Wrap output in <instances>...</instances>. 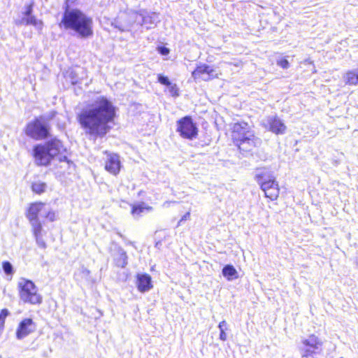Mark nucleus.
I'll return each instance as SVG.
<instances>
[{
	"label": "nucleus",
	"mask_w": 358,
	"mask_h": 358,
	"mask_svg": "<svg viewBox=\"0 0 358 358\" xmlns=\"http://www.w3.org/2000/svg\"><path fill=\"white\" fill-rule=\"evenodd\" d=\"M114 25V27L117 29H118L121 31H129L131 27H132L133 23H129L125 25H122V24L119 23L118 22H115L112 24Z\"/></svg>",
	"instance_id": "25"
},
{
	"label": "nucleus",
	"mask_w": 358,
	"mask_h": 358,
	"mask_svg": "<svg viewBox=\"0 0 358 358\" xmlns=\"http://www.w3.org/2000/svg\"><path fill=\"white\" fill-rule=\"evenodd\" d=\"M166 203H168V201H166V202L164 203V206H165V205H166Z\"/></svg>",
	"instance_id": "40"
},
{
	"label": "nucleus",
	"mask_w": 358,
	"mask_h": 358,
	"mask_svg": "<svg viewBox=\"0 0 358 358\" xmlns=\"http://www.w3.org/2000/svg\"><path fill=\"white\" fill-rule=\"evenodd\" d=\"M277 64L284 69H287L289 66V62L285 58H281L277 61Z\"/></svg>",
	"instance_id": "30"
},
{
	"label": "nucleus",
	"mask_w": 358,
	"mask_h": 358,
	"mask_svg": "<svg viewBox=\"0 0 358 358\" xmlns=\"http://www.w3.org/2000/svg\"><path fill=\"white\" fill-rule=\"evenodd\" d=\"M71 83L72 85H76L78 83V80L76 78H75L73 76H72Z\"/></svg>",
	"instance_id": "39"
},
{
	"label": "nucleus",
	"mask_w": 358,
	"mask_h": 358,
	"mask_svg": "<svg viewBox=\"0 0 358 358\" xmlns=\"http://www.w3.org/2000/svg\"><path fill=\"white\" fill-rule=\"evenodd\" d=\"M46 187L47 185L45 182L40 181L34 182L31 186L33 192L38 194L43 193L45 191Z\"/></svg>",
	"instance_id": "23"
},
{
	"label": "nucleus",
	"mask_w": 358,
	"mask_h": 358,
	"mask_svg": "<svg viewBox=\"0 0 358 358\" xmlns=\"http://www.w3.org/2000/svg\"><path fill=\"white\" fill-rule=\"evenodd\" d=\"M115 108L106 98L101 96L78 115V121L86 133L94 138L103 137L110 130L109 122L113 121Z\"/></svg>",
	"instance_id": "1"
},
{
	"label": "nucleus",
	"mask_w": 358,
	"mask_h": 358,
	"mask_svg": "<svg viewBox=\"0 0 358 358\" xmlns=\"http://www.w3.org/2000/svg\"><path fill=\"white\" fill-rule=\"evenodd\" d=\"M106 155L105 169L113 175H117L120 170L121 163L120 156L115 153L104 152Z\"/></svg>",
	"instance_id": "13"
},
{
	"label": "nucleus",
	"mask_w": 358,
	"mask_h": 358,
	"mask_svg": "<svg viewBox=\"0 0 358 358\" xmlns=\"http://www.w3.org/2000/svg\"><path fill=\"white\" fill-rule=\"evenodd\" d=\"M158 81L164 85L170 86L171 85V82L169 81V79L166 76H164L162 75L158 76Z\"/></svg>",
	"instance_id": "32"
},
{
	"label": "nucleus",
	"mask_w": 358,
	"mask_h": 358,
	"mask_svg": "<svg viewBox=\"0 0 358 358\" xmlns=\"http://www.w3.org/2000/svg\"><path fill=\"white\" fill-rule=\"evenodd\" d=\"M304 348L302 349V357H311L313 354L321 351L322 343L315 335H310L302 341Z\"/></svg>",
	"instance_id": "11"
},
{
	"label": "nucleus",
	"mask_w": 358,
	"mask_h": 358,
	"mask_svg": "<svg viewBox=\"0 0 358 358\" xmlns=\"http://www.w3.org/2000/svg\"><path fill=\"white\" fill-rule=\"evenodd\" d=\"M17 288L20 299L24 303L31 305H40L42 303L43 297L31 280L20 278L17 283Z\"/></svg>",
	"instance_id": "5"
},
{
	"label": "nucleus",
	"mask_w": 358,
	"mask_h": 358,
	"mask_svg": "<svg viewBox=\"0 0 358 358\" xmlns=\"http://www.w3.org/2000/svg\"><path fill=\"white\" fill-rule=\"evenodd\" d=\"M17 24L32 25L38 31H41L43 26V22L36 19L34 15L23 16L22 18L17 22Z\"/></svg>",
	"instance_id": "18"
},
{
	"label": "nucleus",
	"mask_w": 358,
	"mask_h": 358,
	"mask_svg": "<svg viewBox=\"0 0 358 358\" xmlns=\"http://www.w3.org/2000/svg\"><path fill=\"white\" fill-rule=\"evenodd\" d=\"M2 268L6 274L12 275L13 273V267L9 262H3L2 264Z\"/></svg>",
	"instance_id": "26"
},
{
	"label": "nucleus",
	"mask_w": 358,
	"mask_h": 358,
	"mask_svg": "<svg viewBox=\"0 0 358 358\" xmlns=\"http://www.w3.org/2000/svg\"><path fill=\"white\" fill-rule=\"evenodd\" d=\"M252 132L248 123L244 122H237L233 126L232 137L234 141L237 143L246 136H252Z\"/></svg>",
	"instance_id": "14"
},
{
	"label": "nucleus",
	"mask_w": 358,
	"mask_h": 358,
	"mask_svg": "<svg viewBox=\"0 0 358 358\" xmlns=\"http://www.w3.org/2000/svg\"><path fill=\"white\" fill-rule=\"evenodd\" d=\"M255 180L264 192L265 196L271 201L278 199L280 194L278 182L273 172L266 167L258 168L255 170Z\"/></svg>",
	"instance_id": "4"
},
{
	"label": "nucleus",
	"mask_w": 358,
	"mask_h": 358,
	"mask_svg": "<svg viewBox=\"0 0 358 358\" xmlns=\"http://www.w3.org/2000/svg\"><path fill=\"white\" fill-rule=\"evenodd\" d=\"M130 19L134 22L145 26L147 29L154 28L159 21V15L156 13H150L145 10H141L139 12H131L129 14Z\"/></svg>",
	"instance_id": "7"
},
{
	"label": "nucleus",
	"mask_w": 358,
	"mask_h": 358,
	"mask_svg": "<svg viewBox=\"0 0 358 358\" xmlns=\"http://www.w3.org/2000/svg\"><path fill=\"white\" fill-rule=\"evenodd\" d=\"M176 131L180 136L188 140H193L198 135V128L190 116H185L177 121Z\"/></svg>",
	"instance_id": "8"
},
{
	"label": "nucleus",
	"mask_w": 358,
	"mask_h": 358,
	"mask_svg": "<svg viewBox=\"0 0 358 358\" xmlns=\"http://www.w3.org/2000/svg\"><path fill=\"white\" fill-rule=\"evenodd\" d=\"M261 142V139L255 136L254 132H252V136H246L236 143L240 150L244 152H249L254 148L260 145Z\"/></svg>",
	"instance_id": "15"
},
{
	"label": "nucleus",
	"mask_w": 358,
	"mask_h": 358,
	"mask_svg": "<svg viewBox=\"0 0 358 358\" xmlns=\"http://www.w3.org/2000/svg\"><path fill=\"white\" fill-rule=\"evenodd\" d=\"M218 328L220 329V331H222V329L225 331L227 329L226 322L224 320V321H222L221 322H220V324L218 325Z\"/></svg>",
	"instance_id": "36"
},
{
	"label": "nucleus",
	"mask_w": 358,
	"mask_h": 358,
	"mask_svg": "<svg viewBox=\"0 0 358 358\" xmlns=\"http://www.w3.org/2000/svg\"><path fill=\"white\" fill-rule=\"evenodd\" d=\"M262 125L277 135H282L285 134L287 127L283 121L277 115H270L262 120Z\"/></svg>",
	"instance_id": "10"
},
{
	"label": "nucleus",
	"mask_w": 358,
	"mask_h": 358,
	"mask_svg": "<svg viewBox=\"0 0 358 358\" xmlns=\"http://www.w3.org/2000/svg\"><path fill=\"white\" fill-rule=\"evenodd\" d=\"M137 287L141 292L149 291L152 287L151 277L146 273L137 275Z\"/></svg>",
	"instance_id": "17"
},
{
	"label": "nucleus",
	"mask_w": 358,
	"mask_h": 358,
	"mask_svg": "<svg viewBox=\"0 0 358 358\" xmlns=\"http://www.w3.org/2000/svg\"><path fill=\"white\" fill-rule=\"evenodd\" d=\"M222 275L229 281L238 278L236 268L230 264H227L222 268Z\"/></svg>",
	"instance_id": "20"
},
{
	"label": "nucleus",
	"mask_w": 358,
	"mask_h": 358,
	"mask_svg": "<svg viewBox=\"0 0 358 358\" xmlns=\"http://www.w3.org/2000/svg\"><path fill=\"white\" fill-rule=\"evenodd\" d=\"M34 237L36 238V241L38 247L43 249L46 248V243L42 237V234L35 236Z\"/></svg>",
	"instance_id": "29"
},
{
	"label": "nucleus",
	"mask_w": 358,
	"mask_h": 358,
	"mask_svg": "<svg viewBox=\"0 0 358 358\" xmlns=\"http://www.w3.org/2000/svg\"><path fill=\"white\" fill-rule=\"evenodd\" d=\"M49 129L48 123L41 117L27 124L25 133L33 139L42 140L48 136Z\"/></svg>",
	"instance_id": "6"
},
{
	"label": "nucleus",
	"mask_w": 358,
	"mask_h": 358,
	"mask_svg": "<svg viewBox=\"0 0 358 358\" xmlns=\"http://www.w3.org/2000/svg\"><path fill=\"white\" fill-rule=\"evenodd\" d=\"M9 315V311L7 309L1 310L0 313V327H3L5 322V319Z\"/></svg>",
	"instance_id": "28"
},
{
	"label": "nucleus",
	"mask_w": 358,
	"mask_h": 358,
	"mask_svg": "<svg viewBox=\"0 0 358 358\" xmlns=\"http://www.w3.org/2000/svg\"><path fill=\"white\" fill-rule=\"evenodd\" d=\"M169 90L173 96H178V88L176 87V85H171Z\"/></svg>",
	"instance_id": "34"
},
{
	"label": "nucleus",
	"mask_w": 358,
	"mask_h": 358,
	"mask_svg": "<svg viewBox=\"0 0 358 358\" xmlns=\"http://www.w3.org/2000/svg\"><path fill=\"white\" fill-rule=\"evenodd\" d=\"M343 79L344 83L348 85H358V65L356 69L346 71L343 76Z\"/></svg>",
	"instance_id": "19"
},
{
	"label": "nucleus",
	"mask_w": 358,
	"mask_h": 358,
	"mask_svg": "<svg viewBox=\"0 0 358 358\" xmlns=\"http://www.w3.org/2000/svg\"><path fill=\"white\" fill-rule=\"evenodd\" d=\"M80 273L82 275V278H85L87 280H88L90 275V271L89 269L83 266L80 268Z\"/></svg>",
	"instance_id": "31"
},
{
	"label": "nucleus",
	"mask_w": 358,
	"mask_h": 358,
	"mask_svg": "<svg viewBox=\"0 0 358 358\" xmlns=\"http://www.w3.org/2000/svg\"><path fill=\"white\" fill-rule=\"evenodd\" d=\"M43 216L46 217L50 222H53L56 219L55 212L50 210V209L47 208L46 207L45 208Z\"/></svg>",
	"instance_id": "27"
},
{
	"label": "nucleus",
	"mask_w": 358,
	"mask_h": 358,
	"mask_svg": "<svg viewBox=\"0 0 358 358\" xmlns=\"http://www.w3.org/2000/svg\"><path fill=\"white\" fill-rule=\"evenodd\" d=\"M189 216L190 213L189 212L185 214L178 222V225H180L183 221L188 220L189 218Z\"/></svg>",
	"instance_id": "35"
},
{
	"label": "nucleus",
	"mask_w": 358,
	"mask_h": 358,
	"mask_svg": "<svg viewBox=\"0 0 358 358\" xmlns=\"http://www.w3.org/2000/svg\"><path fill=\"white\" fill-rule=\"evenodd\" d=\"M46 205L42 202H36L31 203L28 209L27 217L29 220H38V215H43V212Z\"/></svg>",
	"instance_id": "16"
},
{
	"label": "nucleus",
	"mask_w": 358,
	"mask_h": 358,
	"mask_svg": "<svg viewBox=\"0 0 358 358\" xmlns=\"http://www.w3.org/2000/svg\"><path fill=\"white\" fill-rule=\"evenodd\" d=\"M145 210L148 211L152 210V207L150 206H146L144 203L138 204L137 206H134L132 208L131 213L134 216H140L142 213L144 212Z\"/></svg>",
	"instance_id": "22"
},
{
	"label": "nucleus",
	"mask_w": 358,
	"mask_h": 358,
	"mask_svg": "<svg viewBox=\"0 0 358 358\" xmlns=\"http://www.w3.org/2000/svg\"><path fill=\"white\" fill-rule=\"evenodd\" d=\"M66 152V149L57 138L52 139L43 145H37L34 148V156L38 165L48 166L55 157H58L59 162L64 164L61 167L68 168L70 173L74 169V164L68 159Z\"/></svg>",
	"instance_id": "2"
},
{
	"label": "nucleus",
	"mask_w": 358,
	"mask_h": 358,
	"mask_svg": "<svg viewBox=\"0 0 358 358\" xmlns=\"http://www.w3.org/2000/svg\"><path fill=\"white\" fill-rule=\"evenodd\" d=\"M306 358H310V357H306Z\"/></svg>",
	"instance_id": "41"
},
{
	"label": "nucleus",
	"mask_w": 358,
	"mask_h": 358,
	"mask_svg": "<svg viewBox=\"0 0 358 358\" xmlns=\"http://www.w3.org/2000/svg\"><path fill=\"white\" fill-rule=\"evenodd\" d=\"M127 255L126 252L121 249L118 252V257L115 258V264L120 268H124L127 265Z\"/></svg>",
	"instance_id": "21"
},
{
	"label": "nucleus",
	"mask_w": 358,
	"mask_h": 358,
	"mask_svg": "<svg viewBox=\"0 0 358 358\" xmlns=\"http://www.w3.org/2000/svg\"><path fill=\"white\" fill-rule=\"evenodd\" d=\"M36 325L31 318H25L22 320L17 329L16 338L17 340H22L35 331Z\"/></svg>",
	"instance_id": "12"
},
{
	"label": "nucleus",
	"mask_w": 358,
	"mask_h": 358,
	"mask_svg": "<svg viewBox=\"0 0 358 358\" xmlns=\"http://www.w3.org/2000/svg\"><path fill=\"white\" fill-rule=\"evenodd\" d=\"M161 53L162 55H167L169 53V50L167 48H162Z\"/></svg>",
	"instance_id": "38"
},
{
	"label": "nucleus",
	"mask_w": 358,
	"mask_h": 358,
	"mask_svg": "<svg viewBox=\"0 0 358 358\" xmlns=\"http://www.w3.org/2000/svg\"><path fill=\"white\" fill-rule=\"evenodd\" d=\"M32 12H33L32 4H30V5L27 6L26 10L24 13V16L33 15H32Z\"/></svg>",
	"instance_id": "33"
},
{
	"label": "nucleus",
	"mask_w": 358,
	"mask_h": 358,
	"mask_svg": "<svg viewBox=\"0 0 358 358\" xmlns=\"http://www.w3.org/2000/svg\"><path fill=\"white\" fill-rule=\"evenodd\" d=\"M29 222L32 227V231H33L34 236H37V235H41L42 225H41L39 220H29Z\"/></svg>",
	"instance_id": "24"
},
{
	"label": "nucleus",
	"mask_w": 358,
	"mask_h": 358,
	"mask_svg": "<svg viewBox=\"0 0 358 358\" xmlns=\"http://www.w3.org/2000/svg\"><path fill=\"white\" fill-rule=\"evenodd\" d=\"M59 27L73 31L81 38H88L94 34L92 18L77 8L64 11Z\"/></svg>",
	"instance_id": "3"
},
{
	"label": "nucleus",
	"mask_w": 358,
	"mask_h": 358,
	"mask_svg": "<svg viewBox=\"0 0 358 358\" xmlns=\"http://www.w3.org/2000/svg\"><path fill=\"white\" fill-rule=\"evenodd\" d=\"M220 339L224 341L227 340V334L225 333V331L222 330L220 331Z\"/></svg>",
	"instance_id": "37"
},
{
	"label": "nucleus",
	"mask_w": 358,
	"mask_h": 358,
	"mask_svg": "<svg viewBox=\"0 0 358 358\" xmlns=\"http://www.w3.org/2000/svg\"><path fill=\"white\" fill-rule=\"evenodd\" d=\"M192 77L196 82L200 80L208 81L217 78L218 74L212 66L206 64H200L192 71Z\"/></svg>",
	"instance_id": "9"
}]
</instances>
